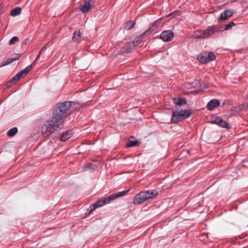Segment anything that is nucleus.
I'll return each instance as SVG.
<instances>
[{
  "label": "nucleus",
  "instance_id": "25",
  "mask_svg": "<svg viewBox=\"0 0 248 248\" xmlns=\"http://www.w3.org/2000/svg\"><path fill=\"white\" fill-rule=\"evenodd\" d=\"M20 56L21 55H19V54H18L16 55V56L14 58H13V59H9L3 65H7V64H9L11 63H12L13 62L15 61H16V60H18L19 59V58H20Z\"/></svg>",
  "mask_w": 248,
  "mask_h": 248
},
{
  "label": "nucleus",
  "instance_id": "7",
  "mask_svg": "<svg viewBox=\"0 0 248 248\" xmlns=\"http://www.w3.org/2000/svg\"><path fill=\"white\" fill-rule=\"evenodd\" d=\"M110 201V200H108V196L102 200H100L95 202L93 204V207H91L89 213H91L93 212L95 208L98 207H100L103 206L105 203H108Z\"/></svg>",
  "mask_w": 248,
  "mask_h": 248
},
{
  "label": "nucleus",
  "instance_id": "14",
  "mask_svg": "<svg viewBox=\"0 0 248 248\" xmlns=\"http://www.w3.org/2000/svg\"><path fill=\"white\" fill-rule=\"evenodd\" d=\"M233 12L230 10H226L221 14V16L219 18V20H226L229 17L232 16Z\"/></svg>",
  "mask_w": 248,
  "mask_h": 248
},
{
  "label": "nucleus",
  "instance_id": "30",
  "mask_svg": "<svg viewBox=\"0 0 248 248\" xmlns=\"http://www.w3.org/2000/svg\"><path fill=\"white\" fill-rule=\"evenodd\" d=\"M42 53V51H40L39 54H38L37 56L36 57L35 60H34V61L32 62V63L34 64V65H35L37 62V61H38V60L39 59L40 57V56H41V54Z\"/></svg>",
  "mask_w": 248,
  "mask_h": 248
},
{
  "label": "nucleus",
  "instance_id": "9",
  "mask_svg": "<svg viewBox=\"0 0 248 248\" xmlns=\"http://www.w3.org/2000/svg\"><path fill=\"white\" fill-rule=\"evenodd\" d=\"M219 105L220 102L219 100L216 99H214L211 100L208 103L206 107L208 110H212L214 108L219 107Z\"/></svg>",
  "mask_w": 248,
  "mask_h": 248
},
{
  "label": "nucleus",
  "instance_id": "28",
  "mask_svg": "<svg viewBox=\"0 0 248 248\" xmlns=\"http://www.w3.org/2000/svg\"><path fill=\"white\" fill-rule=\"evenodd\" d=\"M235 24L233 22H231L229 24L226 25L225 27V30H228L230 29L232 27L234 26Z\"/></svg>",
  "mask_w": 248,
  "mask_h": 248
},
{
  "label": "nucleus",
  "instance_id": "15",
  "mask_svg": "<svg viewBox=\"0 0 248 248\" xmlns=\"http://www.w3.org/2000/svg\"><path fill=\"white\" fill-rule=\"evenodd\" d=\"M72 40L75 43H79L81 41V33L79 30L76 31L73 34Z\"/></svg>",
  "mask_w": 248,
  "mask_h": 248
},
{
  "label": "nucleus",
  "instance_id": "20",
  "mask_svg": "<svg viewBox=\"0 0 248 248\" xmlns=\"http://www.w3.org/2000/svg\"><path fill=\"white\" fill-rule=\"evenodd\" d=\"M192 36L195 38L203 39L202 38V31H195L194 32Z\"/></svg>",
  "mask_w": 248,
  "mask_h": 248
},
{
  "label": "nucleus",
  "instance_id": "5",
  "mask_svg": "<svg viewBox=\"0 0 248 248\" xmlns=\"http://www.w3.org/2000/svg\"><path fill=\"white\" fill-rule=\"evenodd\" d=\"M219 30L218 27L217 26H209L206 30L202 31V38H208Z\"/></svg>",
  "mask_w": 248,
  "mask_h": 248
},
{
  "label": "nucleus",
  "instance_id": "11",
  "mask_svg": "<svg viewBox=\"0 0 248 248\" xmlns=\"http://www.w3.org/2000/svg\"><path fill=\"white\" fill-rule=\"evenodd\" d=\"M143 192H144L146 200L156 197L158 194L157 191L155 190L143 191Z\"/></svg>",
  "mask_w": 248,
  "mask_h": 248
},
{
  "label": "nucleus",
  "instance_id": "16",
  "mask_svg": "<svg viewBox=\"0 0 248 248\" xmlns=\"http://www.w3.org/2000/svg\"><path fill=\"white\" fill-rule=\"evenodd\" d=\"M173 103L179 106H182L186 104V100L184 98H173L172 99Z\"/></svg>",
  "mask_w": 248,
  "mask_h": 248
},
{
  "label": "nucleus",
  "instance_id": "31",
  "mask_svg": "<svg viewBox=\"0 0 248 248\" xmlns=\"http://www.w3.org/2000/svg\"><path fill=\"white\" fill-rule=\"evenodd\" d=\"M44 48H45V46H44V47H43V48H42V49H41V50H40V51H42V52L43 51V50H44Z\"/></svg>",
  "mask_w": 248,
  "mask_h": 248
},
{
  "label": "nucleus",
  "instance_id": "24",
  "mask_svg": "<svg viewBox=\"0 0 248 248\" xmlns=\"http://www.w3.org/2000/svg\"><path fill=\"white\" fill-rule=\"evenodd\" d=\"M18 129L16 127H14L9 130L7 132V135L9 137H12L14 136L17 132Z\"/></svg>",
  "mask_w": 248,
  "mask_h": 248
},
{
  "label": "nucleus",
  "instance_id": "21",
  "mask_svg": "<svg viewBox=\"0 0 248 248\" xmlns=\"http://www.w3.org/2000/svg\"><path fill=\"white\" fill-rule=\"evenodd\" d=\"M135 24V23L134 21H129L126 22L125 26V29L127 30H130L134 26Z\"/></svg>",
  "mask_w": 248,
  "mask_h": 248
},
{
  "label": "nucleus",
  "instance_id": "22",
  "mask_svg": "<svg viewBox=\"0 0 248 248\" xmlns=\"http://www.w3.org/2000/svg\"><path fill=\"white\" fill-rule=\"evenodd\" d=\"M137 45L135 42H129L127 45V49L126 50V52H129L131 51L132 49L135 47Z\"/></svg>",
  "mask_w": 248,
  "mask_h": 248
},
{
  "label": "nucleus",
  "instance_id": "12",
  "mask_svg": "<svg viewBox=\"0 0 248 248\" xmlns=\"http://www.w3.org/2000/svg\"><path fill=\"white\" fill-rule=\"evenodd\" d=\"M128 191L129 190L122 191L118 192L117 193H113L108 196V200H110V201H112L117 198L123 197L125 194H126L128 192Z\"/></svg>",
  "mask_w": 248,
  "mask_h": 248
},
{
  "label": "nucleus",
  "instance_id": "32",
  "mask_svg": "<svg viewBox=\"0 0 248 248\" xmlns=\"http://www.w3.org/2000/svg\"><path fill=\"white\" fill-rule=\"evenodd\" d=\"M91 164H88V167H90V166H91Z\"/></svg>",
  "mask_w": 248,
  "mask_h": 248
},
{
  "label": "nucleus",
  "instance_id": "4",
  "mask_svg": "<svg viewBox=\"0 0 248 248\" xmlns=\"http://www.w3.org/2000/svg\"><path fill=\"white\" fill-rule=\"evenodd\" d=\"M215 54L211 52H204L198 56V60L202 63H206L215 59Z\"/></svg>",
  "mask_w": 248,
  "mask_h": 248
},
{
  "label": "nucleus",
  "instance_id": "33",
  "mask_svg": "<svg viewBox=\"0 0 248 248\" xmlns=\"http://www.w3.org/2000/svg\"><path fill=\"white\" fill-rule=\"evenodd\" d=\"M93 0H91V1H93Z\"/></svg>",
  "mask_w": 248,
  "mask_h": 248
},
{
  "label": "nucleus",
  "instance_id": "6",
  "mask_svg": "<svg viewBox=\"0 0 248 248\" xmlns=\"http://www.w3.org/2000/svg\"><path fill=\"white\" fill-rule=\"evenodd\" d=\"M173 37V32L170 30L165 31L160 34V38L164 42H170Z\"/></svg>",
  "mask_w": 248,
  "mask_h": 248
},
{
  "label": "nucleus",
  "instance_id": "19",
  "mask_svg": "<svg viewBox=\"0 0 248 248\" xmlns=\"http://www.w3.org/2000/svg\"><path fill=\"white\" fill-rule=\"evenodd\" d=\"M216 124H218L219 125L223 128H230L229 124L226 122L223 121L222 120H219L216 123Z\"/></svg>",
  "mask_w": 248,
  "mask_h": 248
},
{
  "label": "nucleus",
  "instance_id": "3",
  "mask_svg": "<svg viewBox=\"0 0 248 248\" xmlns=\"http://www.w3.org/2000/svg\"><path fill=\"white\" fill-rule=\"evenodd\" d=\"M191 115V112L188 110L173 111L171 118V121L173 123H176L180 121L189 117Z\"/></svg>",
  "mask_w": 248,
  "mask_h": 248
},
{
  "label": "nucleus",
  "instance_id": "2",
  "mask_svg": "<svg viewBox=\"0 0 248 248\" xmlns=\"http://www.w3.org/2000/svg\"><path fill=\"white\" fill-rule=\"evenodd\" d=\"M75 104V102L72 101H66L62 103L57 104L54 113L63 119L66 118L69 113H67L70 107Z\"/></svg>",
  "mask_w": 248,
  "mask_h": 248
},
{
  "label": "nucleus",
  "instance_id": "26",
  "mask_svg": "<svg viewBox=\"0 0 248 248\" xmlns=\"http://www.w3.org/2000/svg\"><path fill=\"white\" fill-rule=\"evenodd\" d=\"M33 65H34L32 63L31 65L28 66L23 70H22V71L24 74L26 75L29 71H30L32 69Z\"/></svg>",
  "mask_w": 248,
  "mask_h": 248
},
{
  "label": "nucleus",
  "instance_id": "17",
  "mask_svg": "<svg viewBox=\"0 0 248 248\" xmlns=\"http://www.w3.org/2000/svg\"><path fill=\"white\" fill-rule=\"evenodd\" d=\"M72 135V133L71 131H68L65 133H63L61 137L60 140L62 141H65L71 138Z\"/></svg>",
  "mask_w": 248,
  "mask_h": 248
},
{
  "label": "nucleus",
  "instance_id": "18",
  "mask_svg": "<svg viewBox=\"0 0 248 248\" xmlns=\"http://www.w3.org/2000/svg\"><path fill=\"white\" fill-rule=\"evenodd\" d=\"M21 12V9L20 7H16L13 9L10 13L11 16H15L19 15Z\"/></svg>",
  "mask_w": 248,
  "mask_h": 248
},
{
  "label": "nucleus",
  "instance_id": "10",
  "mask_svg": "<svg viewBox=\"0 0 248 248\" xmlns=\"http://www.w3.org/2000/svg\"><path fill=\"white\" fill-rule=\"evenodd\" d=\"M25 74L23 73L21 70L18 72L16 75H15L7 83L8 86H11L12 84L15 83L18 81L21 78L24 77Z\"/></svg>",
  "mask_w": 248,
  "mask_h": 248
},
{
  "label": "nucleus",
  "instance_id": "29",
  "mask_svg": "<svg viewBox=\"0 0 248 248\" xmlns=\"http://www.w3.org/2000/svg\"><path fill=\"white\" fill-rule=\"evenodd\" d=\"M157 21H155V23H154L151 27H150L145 32V33L151 32L154 31V28L155 26L156 25Z\"/></svg>",
  "mask_w": 248,
  "mask_h": 248
},
{
  "label": "nucleus",
  "instance_id": "8",
  "mask_svg": "<svg viewBox=\"0 0 248 248\" xmlns=\"http://www.w3.org/2000/svg\"><path fill=\"white\" fill-rule=\"evenodd\" d=\"M144 192L141 191L137 194L134 198L133 203L135 204H140L146 201Z\"/></svg>",
  "mask_w": 248,
  "mask_h": 248
},
{
  "label": "nucleus",
  "instance_id": "27",
  "mask_svg": "<svg viewBox=\"0 0 248 248\" xmlns=\"http://www.w3.org/2000/svg\"><path fill=\"white\" fill-rule=\"evenodd\" d=\"M18 41V38L16 36H14L9 41V45H12L15 44L16 42Z\"/></svg>",
  "mask_w": 248,
  "mask_h": 248
},
{
  "label": "nucleus",
  "instance_id": "1",
  "mask_svg": "<svg viewBox=\"0 0 248 248\" xmlns=\"http://www.w3.org/2000/svg\"><path fill=\"white\" fill-rule=\"evenodd\" d=\"M64 126V119L53 113L50 119L46 121L42 127V133L46 136L59 132Z\"/></svg>",
  "mask_w": 248,
  "mask_h": 248
},
{
  "label": "nucleus",
  "instance_id": "13",
  "mask_svg": "<svg viewBox=\"0 0 248 248\" xmlns=\"http://www.w3.org/2000/svg\"><path fill=\"white\" fill-rule=\"evenodd\" d=\"M92 1L85 0L84 5L80 8V10L83 13H87L91 9V3Z\"/></svg>",
  "mask_w": 248,
  "mask_h": 248
},
{
  "label": "nucleus",
  "instance_id": "23",
  "mask_svg": "<svg viewBox=\"0 0 248 248\" xmlns=\"http://www.w3.org/2000/svg\"><path fill=\"white\" fill-rule=\"evenodd\" d=\"M139 144V141L137 140H130L128 143L126 145V147H130L133 146H137Z\"/></svg>",
  "mask_w": 248,
  "mask_h": 248
}]
</instances>
